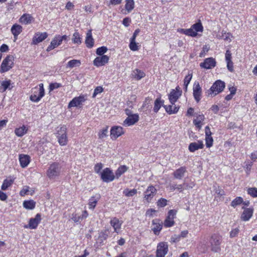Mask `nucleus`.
I'll return each mask as SVG.
<instances>
[{
	"instance_id": "e2e57ef3",
	"label": "nucleus",
	"mask_w": 257,
	"mask_h": 257,
	"mask_svg": "<svg viewBox=\"0 0 257 257\" xmlns=\"http://www.w3.org/2000/svg\"><path fill=\"white\" fill-rule=\"evenodd\" d=\"M183 184L185 189L186 190L192 189L195 186V183L194 182H190L189 183L184 182Z\"/></svg>"
},
{
	"instance_id": "0eeeda50",
	"label": "nucleus",
	"mask_w": 257,
	"mask_h": 257,
	"mask_svg": "<svg viewBox=\"0 0 257 257\" xmlns=\"http://www.w3.org/2000/svg\"><path fill=\"white\" fill-rule=\"evenodd\" d=\"M101 179L104 182H110L114 180L115 176L112 171L108 168H106L100 173Z\"/></svg>"
},
{
	"instance_id": "b1692460",
	"label": "nucleus",
	"mask_w": 257,
	"mask_h": 257,
	"mask_svg": "<svg viewBox=\"0 0 257 257\" xmlns=\"http://www.w3.org/2000/svg\"><path fill=\"white\" fill-rule=\"evenodd\" d=\"M19 161L22 168L26 167L30 162V157L27 155L20 154L19 155Z\"/></svg>"
},
{
	"instance_id": "4be33fe9",
	"label": "nucleus",
	"mask_w": 257,
	"mask_h": 257,
	"mask_svg": "<svg viewBox=\"0 0 257 257\" xmlns=\"http://www.w3.org/2000/svg\"><path fill=\"white\" fill-rule=\"evenodd\" d=\"M186 172L187 169L185 167H181L179 169L175 170L173 172V175L175 179L181 180L184 177Z\"/></svg>"
},
{
	"instance_id": "393cba45",
	"label": "nucleus",
	"mask_w": 257,
	"mask_h": 257,
	"mask_svg": "<svg viewBox=\"0 0 257 257\" xmlns=\"http://www.w3.org/2000/svg\"><path fill=\"white\" fill-rule=\"evenodd\" d=\"M122 223V222L119 221V219L116 217L112 218L110 221V223L111 225L113 227L114 231L117 233L118 232V231L120 229Z\"/></svg>"
},
{
	"instance_id": "72a5a7b5",
	"label": "nucleus",
	"mask_w": 257,
	"mask_h": 257,
	"mask_svg": "<svg viewBox=\"0 0 257 257\" xmlns=\"http://www.w3.org/2000/svg\"><path fill=\"white\" fill-rule=\"evenodd\" d=\"M28 129L25 125H23L21 127L17 128L15 130V134L18 137H22L27 132Z\"/></svg>"
},
{
	"instance_id": "7c9ffc66",
	"label": "nucleus",
	"mask_w": 257,
	"mask_h": 257,
	"mask_svg": "<svg viewBox=\"0 0 257 257\" xmlns=\"http://www.w3.org/2000/svg\"><path fill=\"white\" fill-rule=\"evenodd\" d=\"M204 119L205 117L203 114H199L197 116L196 119H194L193 123L197 128L200 129L202 126V122Z\"/></svg>"
},
{
	"instance_id": "bb28decb",
	"label": "nucleus",
	"mask_w": 257,
	"mask_h": 257,
	"mask_svg": "<svg viewBox=\"0 0 257 257\" xmlns=\"http://www.w3.org/2000/svg\"><path fill=\"white\" fill-rule=\"evenodd\" d=\"M85 42L87 47L91 48L93 46L94 40L92 36L91 30L87 32Z\"/></svg>"
},
{
	"instance_id": "f03ea898",
	"label": "nucleus",
	"mask_w": 257,
	"mask_h": 257,
	"mask_svg": "<svg viewBox=\"0 0 257 257\" xmlns=\"http://www.w3.org/2000/svg\"><path fill=\"white\" fill-rule=\"evenodd\" d=\"M39 86V87H35L32 90V94L31 95L30 99L33 102H39L45 95L43 84L40 83Z\"/></svg>"
},
{
	"instance_id": "3c124183",
	"label": "nucleus",
	"mask_w": 257,
	"mask_h": 257,
	"mask_svg": "<svg viewBox=\"0 0 257 257\" xmlns=\"http://www.w3.org/2000/svg\"><path fill=\"white\" fill-rule=\"evenodd\" d=\"M129 47L130 49L133 51H137L139 49L137 44L136 42V40L133 41V40L131 39H130Z\"/></svg>"
},
{
	"instance_id": "de8ad7c7",
	"label": "nucleus",
	"mask_w": 257,
	"mask_h": 257,
	"mask_svg": "<svg viewBox=\"0 0 257 257\" xmlns=\"http://www.w3.org/2000/svg\"><path fill=\"white\" fill-rule=\"evenodd\" d=\"M174 221L170 219V218H169L167 216L164 222V226L166 227H170L171 226H173L174 225Z\"/></svg>"
},
{
	"instance_id": "a19ab883",
	"label": "nucleus",
	"mask_w": 257,
	"mask_h": 257,
	"mask_svg": "<svg viewBox=\"0 0 257 257\" xmlns=\"http://www.w3.org/2000/svg\"><path fill=\"white\" fill-rule=\"evenodd\" d=\"M14 181L12 179L8 180L5 179L4 180L3 183L2 185L1 189L2 190H6L8 188L12 185V184L13 183Z\"/></svg>"
},
{
	"instance_id": "0e129e2a",
	"label": "nucleus",
	"mask_w": 257,
	"mask_h": 257,
	"mask_svg": "<svg viewBox=\"0 0 257 257\" xmlns=\"http://www.w3.org/2000/svg\"><path fill=\"white\" fill-rule=\"evenodd\" d=\"M209 50V47L207 45H204L203 47L202 51L200 53L199 56L201 57H204L205 54Z\"/></svg>"
},
{
	"instance_id": "c756f323",
	"label": "nucleus",
	"mask_w": 257,
	"mask_h": 257,
	"mask_svg": "<svg viewBox=\"0 0 257 257\" xmlns=\"http://www.w3.org/2000/svg\"><path fill=\"white\" fill-rule=\"evenodd\" d=\"M164 101L163 100H161V98H157L154 103V111L156 113L158 112L162 106L164 107Z\"/></svg>"
},
{
	"instance_id": "f8f14e48",
	"label": "nucleus",
	"mask_w": 257,
	"mask_h": 257,
	"mask_svg": "<svg viewBox=\"0 0 257 257\" xmlns=\"http://www.w3.org/2000/svg\"><path fill=\"white\" fill-rule=\"evenodd\" d=\"M157 193V189L152 185L149 186L144 192V198L150 202Z\"/></svg>"
},
{
	"instance_id": "2f4dec72",
	"label": "nucleus",
	"mask_w": 257,
	"mask_h": 257,
	"mask_svg": "<svg viewBox=\"0 0 257 257\" xmlns=\"http://www.w3.org/2000/svg\"><path fill=\"white\" fill-rule=\"evenodd\" d=\"M178 31L186 35L191 37H195L197 35V33H196V32L194 31H193V29H191V28L187 29H179Z\"/></svg>"
},
{
	"instance_id": "8fccbe9b",
	"label": "nucleus",
	"mask_w": 257,
	"mask_h": 257,
	"mask_svg": "<svg viewBox=\"0 0 257 257\" xmlns=\"http://www.w3.org/2000/svg\"><path fill=\"white\" fill-rule=\"evenodd\" d=\"M62 86V85L61 83H57V82L51 83L49 85V91H52L53 90L57 89L58 88H60Z\"/></svg>"
},
{
	"instance_id": "6e6d98bb",
	"label": "nucleus",
	"mask_w": 257,
	"mask_h": 257,
	"mask_svg": "<svg viewBox=\"0 0 257 257\" xmlns=\"http://www.w3.org/2000/svg\"><path fill=\"white\" fill-rule=\"evenodd\" d=\"M103 90V88L101 86H97L96 87L94 90L93 93L92 94V97L95 98L96 96L101 93Z\"/></svg>"
},
{
	"instance_id": "39448f33",
	"label": "nucleus",
	"mask_w": 257,
	"mask_h": 257,
	"mask_svg": "<svg viewBox=\"0 0 257 257\" xmlns=\"http://www.w3.org/2000/svg\"><path fill=\"white\" fill-rule=\"evenodd\" d=\"M221 236L218 234H213L210 238L211 250L214 252H218L220 250Z\"/></svg>"
},
{
	"instance_id": "a211bd4d",
	"label": "nucleus",
	"mask_w": 257,
	"mask_h": 257,
	"mask_svg": "<svg viewBox=\"0 0 257 257\" xmlns=\"http://www.w3.org/2000/svg\"><path fill=\"white\" fill-rule=\"evenodd\" d=\"M152 230L155 235H158L162 229L163 222L159 219H155L152 221Z\"/></svg>"
},
{
	"instance_id": "49530a36",
	"label": "nucleus",
	"mask_w": 257,
	"mask_h": 257,
	"mask_svg": "<svg viewBox=\"0 0 257 257\" xmlns=\"http://www.w3.org/2000/svg\"><path fill=\"white\" fill-rule=\"evenodd\" d=\"M247 193L253 198L257 197V188L251 187L248 188Z\"/></svg>"
},
{
	"instance_id": "473e14b6",
	"label": "nucleus",
	"mask_w": 257,
	"mask_h": 257,
	"mask_svg": "<svg viewBox=\"0 0 257 257\" xmlns=\"http://www.w3.org/2000/svg\"><path fill=\"white\" fill-rule=\"evenodd\" d=\"M133 75L135 79L139 80L145 76V73L143 71L136 69L133 71Z\"/></svg>"
},
{
	"instance_id": "f257e3e1",
	"label": "nucleus",
	"mask_w": 257,
	"mask_h": 257,
	"mask_svg": "<svg viewBox=\"0 0 257 257\" xmlns=\"http://www.w3.org/2000/svg\"><path fill=\"white\" fill-rule=\"evenodd\" d=\"M225 86V83L220 80L216 81L207 91V95L208 96H214L217 94L222 92Z\"/></svg>"
},
{
	"instance_id": "13d9d810",
	"label": "nucleus",
	"mask_w": 257,
	"mask_h": 257,
	"mask_svg": "<svg viewBox=\"0 0 257 257\" xmlns=\"http://www.w3.org/2000/svg\"><path fill=\"white\" fill-rule=\"evenodd\" d=\"M239 232V229L238 228H235L231 230L230 232V237L233 238L236 237Z\"/></svg>"
},
{
	"instance_id": "423d86ee",
	"label": "nucleus",
	"mask_w": 257,
	"mask_h": 257,
	"mask_svg": "<svg viewBox=\"0 0 257 257\" xmlns=\"http://www.w3.org/2000/svg\"><path fill=\"white\" fill-rule=\"evenodd\" d=\"M57 138L60 145L65 146L67 144L68 140L66 134V127L65 126H61L57 131Z\"/></svg>"
},
{
	"instance_id": "9b49d317",
	"label": "nucleus",
	"mask_w": 257,
	"mask_h": 257,
	"mask_svg": "<svg viewBox=\"0 0 257 257\" xmlns=\"http://www.w3.org/2000/svg\"><path fill=\"white\" fill-rule=\"evenodd\" d=\"M193 95L195 101L199 102L201 98L202 88L197 81H195L193 84Z\"/></svg>"
},
{
	"instance_id": "9d476101",
	"label": "nucleus",
	"mask_w": 257,
	"mask_h": 257,
	"mask_svg": "<svg viewBox=\"0 0 257 257\" xmlns=\"http://www.w3.org/2000/svg\"><path fill=\"white\" fill-rule=\"evenodd\" d=\"M41 220V215L37 213L34 218H31L29 220L28 225L24 226L25 228H30L31 229H36Z\"/></svg>"
},
{
	"instance_id": "79ce46f5",
	"label": "nucleus",
	"mask_w": 257,
	"mask_h": 257,
	"mask_svg": "<svg viewBox=\"0 0 257 257\" xmlns=\"http://www.w3.org/2000/svg\"><path fill=\"white\" fill-rule=\"evenodd\" d=\"M125 8L128 12H130L132 10H133L134 8V0H126Z\"/></svg>"
},
{
	"instance_id": "69168bd1",
	"label": "nucleus",
	"mask_w": 257,
	"mask_h": 257,
	"mask_svg": "<svg viewBox=\"0 0 257 257\" xmlns=\"http://www.w3.org/2000/svg\"><path fill=\"white\" fill-rule=\"evenodd\" d=\"M225 61L226 62L231 61V53L229 50H226L225 53Z\"/></svg>"
},
{
	"instance_id": "09e8293b",
	"label": "nucleus",
	"mask_w": 257,
	"mask_h": 257,
	"mask_svg": "<svg viewBox=\"0 0 257 257\" xmlns=\"http://www.w3.org/2000/svg\"><path fill=\"white\" fill-rule=\"evenodd\" d=\"M107 51V48L105 46H102L96 49V53L97 55L99 56L104 55L103 54Z\"/></svg>"
},
{
	"instance_id": "2eb2a0df",
	"label": "nucleus",
	"mask_w": 257,
	"mask_h": 257,
	"mask_svg": "<svg viewBox=\"0 0 257 257\" xmlns=\"http://www.w3.org/2000/svg\"><path fill=\"white\" fill-rule=\"evenodd\" d=\"M139 120V116L137 113L128 116L123 121L122 124L125 126H128L135 124Z\"/></svg>"
},
{
	"instance_id": "4d7b16f0",
	"label": "nucleus",
	"mask_w": 257,
	"mask_h": 257,
	"mask_svg": "<svg viewBox=\"0 0 257 257\" xmlns=\"http://www.w3.org/2000/svg\"><path fill=\"white\" fill-rule=\"evenodd\" d=\"M103 164L101 163H97L94 167V171L97 174H100L101 170L102 169Z\"/></svg>"
},
{
	"instance_id": "aec40b11",
	"label": "nucleus",
	"mask_w": 257,
	"mask_h": 257,
	"mask_svg": "<svg viewBox=\"0 0 257 257\" xmlns=\"http://www.w3.org/2000/svg\"><path fill=\"white\" fill-rule=\"evenodd\" d=\"M86 99L83 96H79L78 97H74L69 103L68 107H77L82 105L85 102Z\"/></svg>"
},
{
	"instance_id": "1a4fd4ad",
	"label": "nucleus",
	"mask_w": 257,
	"mask_h": 257,
	"mask_svg": "<svg viewBox=\"0 0 257 257\" xmlns=\"http://www.w3.org/2000/svg\"><path fill=\"white\" fill-rule=\"evenodd\" d=\"M182 95V90L179 86L175 89H172L169 95V99L171 104L175 103Z\"/></svg>"
},
{
	"instance_id": "ea45409f",
	"label": "nucleus",
	"mask_w": 257,
	"mask_h": 257,
	"mask_svg": "<svg viewBox=\"0 0 257 257\" xmlns=\"http://www.w3.org/2000/svg\"><path fill=\"white\" fill-rule=\"evenodd\" d=\"M137 193V190L133 189L130 190L127 188L124 189L123 191V194L126 197H133Z\"/></svg>"
},
{
	"instance_id": "f704fd0d",
	"label": "nucleus",
	"mask_w": 257,
	"mask_h": 257,
	"mask_svg": "<svg viewBox=\"0 0 257 257\" xmlns=\"http://www.w3.org/2000/svg\"><path fill=\"white\" fill-rule=\"evenodd\" d=\"M36 202L33 200H25L23 202V206L27 209H33L35 207Z\"/></svg>"
},
{
	"instance_id": "4c0bfd02",
	"label": "nucleus",
	"mask_w": 257,
	"mask_h": 257,
	"mask_svg": "<svg viewBox=\"0 0 257 257\" xmlns=\"http://www.w3.org/2000/svg\"><path fill=\"white\" fill-rule=\"evenodd\" d=\"M81 62L79 60L73 59L69 61L67 64V68H72L80 65Z\"/></svg>"
},
{
	"instance_id": "c9c22d12",
	"label": "nucleus",
	"mask_w": 257,
	"mask_h": 257,
	"mask_svg": "<svg viewBox=\"0 0 257 257\" xmlns=\"http://www.w3.org/2000/svg\"><path fill=\"white\" fill-rule=\"evenodd\" d=\"M128 169V168L125 166L122 165L120 166L118 168V169L115 171V176L116 178H118L122 175L123 173H124Z\"/></svg>"
},
{
	"instance_id": "dca6fc26",
	"label": "nucleus",
	"mask_w": 257,
	"mask_h": 257,
	"mask_svg": "<svg viewBox=\"0 0 257 257\" xmlns=\"http://www.w3.org/2000/svg\"><path fill=\"white\" fill-rule=\"evenodd\" d=\"M216 65L215 60L212 58H208L204 60V62L200 64V66L207 69H212Z\"/></svg>"
},
{
	"instance_id": "052dcab7",
	"label": "nucleus",
	"mask_w": 257,
	"mask_h": 257,
	"mask_svg": "<svg viewBox=\"0 0 257 257\" xmlns=\"http://www.w3.org/2000/svg\"><path fill=\"white\" fill-rule=\"evenodd\" d=\"M176 213H177L176 210H174V209L170 210L168 213L167 217H168L169 218H170V219L174 220V219L175 217Z\"/></svg>"
},
{
	"instance_id": "bf43d9fd",
	"label": "nucleus",
	"mask_w": 257,
	"mask_h": 257,
	"mask_svg": "<svg viewBox=\"0 0 257 257\" xmlns=\"http://www.w3.org/2000/svg\"><path fill=\"white\" fill-rule=\"evenodd\" d=\"M206 146L207 148H210L213 145V138L211 137H206Z\"/></svg>"
},
{
	"instance_id": "603ef678",
	"label": "nucleus",
	"mask_w": 257,
	"mask_h": 257,
	"mask_svg": "<svg viewBox=\"0 0 257 257\" xmlns=\"http://www.w3.org/2000/svg\"><path fill=\"white\" fill-rule=\"evenodd\" d=\"M193 74L192 73H189L187 75H186L184 79V86H186V85H188L190 83V81L192 78Z\"/></svg>"
},
{
	"instance_id": "5701e85b",
	"label": "nucleus",
	"mask_w": 257,
	"mask_h": 257,
	"mask_svg": "<svg viewBox=\"0 0 257 257\" xmlns=\"http://www.w3.org/2000/svg\"><path fill=\"white\" fill-rule=\"evenodd\" d=\"M203 147V142L202 141H198L197 142L190 143L188 149L191 152H194L199 149H202Z\"/></svg>"
},
{
	"instance_id": "864d4df0",
	"label": "nucleus",
	"mask_w": 257,
	"mask_h": 257,
	"mask_svg": "<svg viewBox=\"0 0 257 257\" xmlns=\"http://www.w3.org/2000/svg\"><path fill=\"white\" fill-rule=\"evenodd\" d=\"M107 133H108V127H106V128L102 130L99 133V138L100 139H103L105 138H106L107 136Z\"/></svg>"
},
{
	"instance_id": "58836bf2",
	"label": "nucleus",
	"mask_w": 257,
	"mask_h": 257,
	"mask_svg": "<svg viewBox=\"0 0 257 257\" xmlns=\"http://www.w3.org/2000/svg\"><path fill=\"white\" fill-rule=\"evenodd\" d=\"M191 28L193 29V31L196 32V33L197 32H202L203 30V27L200 21L199 22L193 24Z\"/></svg>"
},
{
	"instance_id": "6e6552de",
	"label": "nucleus",
	"mask_w": 257,
	"mask_h": 257,
	"mask_svg": "<svg viewBox=\"0 0 257 257\" xmlns=\"http://www.w3.org/2000/svg\"><path fill=\"white\" fill-rule=\"evenodd\" d=\"M168 251V245L166 242H161L157 245L156 257H164Z\"/></svg>"
},
{
	"instance_id": "338daca9",
	"label": "nucleus",
	"mask_w": 257,
	"mask_h": 257,
	"mask_svg": "<svg viewBox=\"0 0 257 257\" xmlns=\"http://www.w3.org/2000/svg\"><path fill=\"white\" fill-rule=\"evenodd\" d=\"M227 63V67L228 70L232 72L233 71V64L232 61H229V62H226Z\"/></svg>"
},
{
	"instance_id": "c85d7f7f",
	"label": "nucleus",
	"mask_w": 257,
	"mask_h": 257,
	"mask_svg": "<svg viewBox=\"0 0 257 257\" xmlns=\"http://www.w3.org/2000/svg\"><path fill=\"white\" fill-rule=\"evenodd\" d=\"M33 19V17L30 14H24L20 18V22L27 25L30 24Z\"/></svg>"
},
{
	"instance_id": "7ed1b4c3",
	"label": "nucleus",
	"mask_w": 257,
	"mask_h": 257,
	"mask_svg": "<svg viewBox=\"0 0 257 257\" xmlns=\"http://www.w3.org/2000/svg\"><path fill=\"white\" fill-rule=\"evenodd\" d=\"M61 167L58 163L54 162L51 164L47 171V175L50 179H54L60 173Z\"/></svg>"
},
{
	"instance_id": "c03bdc74",
	"label": "nucleus",
	"mask_w": 257,
	"mask_h": 257,
	"mask_svg": "<svg viewBox=\"0 0 257 257\" xmlns=\"http://www.w3.org/2000/svg\"><path fill=\"white\" fill-rule=\"evenodd\" d=\"M11 84V81L10 80L3 81L1 83L2 86L3 87L2 92L5 91L7 89H11L10 87Z\"/></svg>"
},
{
	"instance_id": "4468645a",
	"label": "nucleus",
	"mask_w": 257,
	"mask_h": 257,
	"mask_svg": "<svg viewBox=\"0 0 257 257\" xmlns=\"http://www.w3.org/2000/svg\"><path fill=\"white\" fill-rule=\"evenodd\" d=\"M48 34L47 32L36 33L33 38L32 43L34 45H37L45 40L48 37Z\"/></svg>"
},
{
	"instance_id": "774afa93",
	"label": "nucleus",
	"mask_w": 257,
	"mask_h": 257,
	"mask_svg": "<svg viewBox=\"0 0 257 257\" xmlns=\"http://www.w3.org/2000/svg\"><path fill=\"white\" fill-rule=\"evenodd\" d=\"M230 36H231L230 34L224 33V34H222V38L224 40L229 41V42H230L231 41V39L230 38Z\"/></svg>"
},
{
	"instance_id": "5fc2aeb1",
	"label": "nucleus",
	"mask_w": 257,
	"mask_h": 257,
	"mask_svg": "<svg viewBox=\"0 0 257 257\" xmlns=\"http://www.w3.org/2000/svg\"><path fill=\"white\" fill-rule=\"evenodd\" d=\"M167 200L166 199L163 198H161V199H160L157 202V206H159V207H165V206L167 205Z\"/></svg>"
},
{
	"instance_id": "a878e982",
	"label": "nucleus",
	"mask_w": 257,
	"mask_h": 257,
	"mask_svg": "<svg viewBox=\"0 0 257 257\" xmlns=\"http://www.w3.org/2000/svg\"><path fill=\"white\" fill-rule=\"evenodd\" d=\"M164 107L165 108L166 112L169 114L176 113L179 109V106H177L175 103L171 104L169 105H164Z\"/></svg>"
},
{
	"instance_id": "20e7f679",
	"label": "nucleus",
	"mask_w": 257,
	"mask_h": 257,
	"mask_svg": "<svg viewBox=\"0 0 257 257\" xmlns=\"http://www.w3.org/2000/svg\"><path fill=\"white\" fill-rule=\"evenodd\" d=\"M14 57L12 55L7 56L3 61L1 68L0 72L4 73L10 70L14 65Z\"/></svg>"
},
{
	"instance_id": "f3484780",
	"label": "nucleus",
	"mask_w": 257,
	"mask_h": 257,
	"mask_svg": "<svg viewBox=\"0 0 257 257\" xmlns=\"http://www.w3.org/2000/svg\"><path fill=\"white\" fill-rule=\"evenodd\" d=\"M124 134L123 128L120 126H114L110 130V136L112 139H116Z\"/></svg>"
},
{
	"instance_id": "37998d69",
	"label": "nucleus",
	"mask_w": 257,
	"mask_h": 257,
	"mask_svg": "<svg viewBox=\"0 0 257 257\" xmlns=\"http://www.w3.org/2000/svg\"><path fill=\"white\" fill-rule=\"evenodd\" d=\"M72 41L75 44H80L81 43V38L78 32H75L73 34Z\"/></svg>"
},
{
	"instance_id": "412c9836",
	"label": "nucleus",
	"mask_w": 257,
	"mask_h": 257,
	"mask_svg": "<svg viewBox=\"0 0 257 257\" xmlns=\"http://www.w3.org/2000/svg\"><path fill=\"white\" fill-rule=\"evenodd\" d=\"M62 42L58 38V35H56L51 42L50 45L47 47L46 51L49 52L62 44Z\"/></svg>"
},
{
	"instance_id": "680f3d73",
	"label": "nucleus",
	"mask_w": 257,
	"mask_h": 257,
	"mask_svg": "<svg viewBox=\"0 0 257 257\" xmlns=\"http://www.w3.org/2000/svg\"><path fill=\"white\" fill-rule=\"evenodd\" d=\"M71 219L74 222L76 223L79 222L80 220H82L81 216L78 215L77 214H73Z\"/></svg>"
},
{
	"instance_id": "e433bc0d",
	"label": "nucleus",
	"mask_w": 257,
	"mask_h": 257,
	"mask_svg": "<svg viewBox=\"0 0 257 257\" xmlns=\"http://www.w3.org/2000/svg\"><path fill=\"white\" fill-rule=\"evenodd\" d=\"M243 202V198L241 197H236L231 202L230 206L235 208L237 206L240 205Z\"/></svg>"
},
{
	"instance_id": "6ab92c4d",
	"label": "nucleus",
	"mask_w": 257,
	"mask_h": 257,
	"mask_svg": "<svg viewBox=\"0 0 257 257\" xmlns=\"http://www.w3.org/2000/svg\"><path fill=\"white\" fill-rule=\"evenodd\" d=\"M108 60V56L107 55H102L97 57L93 61V64L97 67L102 66L107 63Z\"/></svg>"
},
{
	"instance_id": "ddd939ff",
	"label": "nucleus",
	"mask_w": 257,
	"mask_h": 257,
	"mask_svg": "<svg viewBox=\"0 0 257 257\" xmlns=\"http://www.w3.org/2000/svg\"><path fill=\"white\" fill-rule=\"evenodd\" d=\"M242 209L243 210V211L240 216L241 220L244 221H248L252 216L253 209L252 208H245L243 206Z\"/></svg>"
},
{
	"instance_id": "a18cd8bd",
	"label": "nucleus",
	"mask_w": 257,
	"mask_h": 257,
	"mask_svg": "<svg viewBox=\"0 0 257 257\" xmlns=\"http://www.w3.org/2000/svg\"><path fill=\"white\" fill-rule=\"evenodd\" d=\"M98 200L94 196L91 197L89 199L88 205L90 209H94L96 205Z\"/></svg>"
},
{
	"instance_id": "cd10ccee",
	"label": "nucleus",
	"mask_w": 257,
	"mask_h": 257,
	"mask_svg": "<svg viewBox=\"0 0 257 257\" xmlns=\"http://www.w3.org/2000/svg\"><path fill=\"white\" fill-rule=\"evenodd\" d=\"M22 27L18 24L14 25L11 28V32L15 39H17L18 36L22 32Z\"/></svg>"
}]
</instances>
